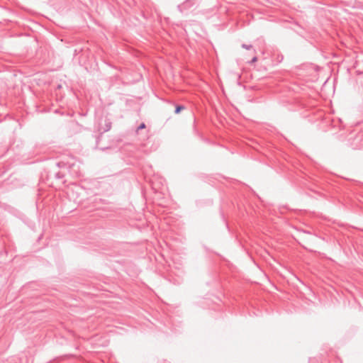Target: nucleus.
Returning <instances> with one entry per match:
<instances>
[{
    "label": "nucleus",
    "instance_id": "obj_1",
    "mask_svg": "<svg viewBox=\"0 0 363 363\" xmlns=\"http://www.w3.org/2000/svg\"><path fill=\"white\" fill-rule=\"evenodd\" d=\"M194 4V3L193 2V1L186 0L183 4L179 5V8L180 11H182L184 9L191 7Z\"/></svg>",
    "mask_w": 363,
    "mask_h": 363
},
{
    "label": "nucleus",
    "instance_id": "obj_2",
    "mask_svg": "<svg viewBox=\"0 0 363 363\" xmlns=\"http://www.w3.org/2000/svg\"><path fill=\"white\" fill-rule=\"evenodd\" d=\"M185 107L184 106H177L175 108V113L178 114L182 110H184Z\"/></svg>",
    "mask_w": 363,
    "mask_h": 363
},
{
    "label": "nucleus",
    "instance_id": "obj_3",
    "mask_svg": "<svg viewBox=\"0 0 363 363\" xmlns=\"http://www.w3.org/2000/svg\"><path fill=\"white\" fill-rule=\"evenodd\" d=\"M242 47L247 50H250V49L252 48V46L251 45H246V44H242Z\"/></svg>",
    "mask_w": 363,
    "mask_h": 363
},
{
    "label": "nucleus",
    "instance_id": "obj_4",
    "mask_svg": "<svg viewBox=\"0 0 363 363\" xmlns=\"http://www.w3.org/2000/svg\"><path fill=\"white\" fill-rule=\"evenodd\" d=\"M145 128V123H141L138 127V129H137V131H138L139 130H141V129H143Z\"/></svg>",
    "mask_w": 363,
    "mask_h": 363
},
{
    "label": "nucleus",
    "instance_id": "obj_5",
    "mask_svg": "<svg viewBox=\"0 0 363 363\" xmlns=\"http://www.w3.org/2000/svg\"><path fill=\"white\" fill-rule=\"evenodd\" d=\"M257 61V57L256 56H254L252 60L250 62V63H255Z\"/></svg>",
    "mask_w": 363,
    "mask_h": 363
},
{
    "label": "nucleus",
    "instance_id": "obj_6",
    "mask_svg": "<svg viewBox=\"0 0 363 363\" xmlns=\"http://www.w3.org/2000/svg\"><path fill=\"white\" fill-rule=\"evenodd\" d=\"M111 128V125L108 124L107 130H108Z\"/></svg>",
    "mask_w": 363,
    "mask_h": 363
}]
</instances>
